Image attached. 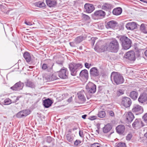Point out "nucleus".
<instances>
[{
  "label": "nucleus",
  "mask_w": 147,
  "mask_h": 147,
  "mask_svg": "<svg viewBox=\"0 0 147 147\" xmlns=\"http://www.w3.org/2000/svg\"><path fill=\"white\" fill-rule=\"evenodd\" d=\"M122 42V45L123 48L125 50L129 49L131 47V42L130 40L125 36H122L120 38Z\"/></svg>",
  "instance_id": "obj_4"
},
{
  "label": "nucleus",
  "mask_w": 147,
  "mask_h": 147,
  "mask_svg": "<svg viewBox=\"0 0 147 147\" xmlns=\"http://www.w3.org/2000/svg\"><path fill=\"white\" fill-rule=\"evenodd\" d=\"M20 97V96H11L10 99L11 102L13 103L16 102L18 100H19Z\"/></svg>",
  "instance_id": "obj_34"
},
{
  "label": "nucleus",
  "mask_w": 147,
  "mask_h": 147,
  "mask_svg": "<svg viewBox=\"0 0 147 147\" xmlns=\"http://www.w3.org/2000/svg\"><path fill=\"white\" fill-rule=\"evenodd\" d=\"M81 142V141L80 140H76L74 142V145L75 146H77L80 145Z\"/></svg>",
  "instance_id": "obj_42"
},
{
  "label": "nucleus",
  "mask_w": 147,
  "mask_h": 147,
  "mask_svg": "<svg viewBox=\"0 0 147 147\" xmlns=\"http://www.w3.org/2000/svg\"><path fill=\"white\" fill-rule=\"evenodd\" d=\"M112 128L111 125L110 124H108L103 128V132L104 133H107L109 132Z\"/></svg>",
  "instance_id": "obj_25"
},
{
  "label": "nucleus",
  "mask_w": 147,
  "mask_h": 147,
  "mask_svg": "<svg viewBox=\"0 0 147 147\" xmlns=\"http://www.w3.org/2000/svg\"><path fill=\"white\" fill-rule=\"evenodd\" d=\"M26 86L32 88H34L35 87V85L31 81L28 80L27 81Z\"/></svg>",
  "instance_id": "obj_37"
},
{
  "label": "nucleus",
  "mask_w": 147,
  "mask_h": 147,
  "mask_svg": "<svg viewBox=\"0 0 147 147\" xmlns=\"http://www.w3.org/2000/svg\"><path fill=\"white\" fill-rule=\"evenodd\" d=\"M52 140V138L50 136H49L47 138V142L49 143H50Z\"/></svg>",
  "instance_id": "obj_50"
},
{
  "label": "nucleus",
  "mask_w": 147,
  "mask_h": 147,
  "mask_svg": "<svg viewBox=\"0 0 147 147\" xmlns=\"http://www.w3.org/2000/svg\"><path fill=\"white\" fill-rule=\"evenodd\" d=\"M66 138L67 140L69 142H72L74 139V137L69 134L66 135Z\"/></svg>",
  "instance_id": "obj_36"
},
{
  "label": "nucleus",
  "mask_w": 147,
  "mask_h": 147,
  "mask_svg": "<svg viewBox=\"0 0 147 147\" xmlns=\"http://www.w3.org/2000/svg\"><path fill=\"white\" fill-rule=\"evenodd\" d=\"M94 9L95 8L92 4L86 3L84 5V11L87 13H91Z\"/></svg>",
  "instance_id": "obj_11"
},
{
  "label": "nucleus",
  "mask_w": 147,
  "mask_h": 147,
  "mask_svg": "<svg viewBox=\"0 0 147 147\" xmlns=\"http://www.w3.org/2000/svg\"><path fill=\"white\" fill-rule=\"evenodd\" d=\"M29 114V113L27 110H23L18 112L16 116L18 118H20L24 117H26Z\"/></svg>",
  "instance_id": "obj_21"
},
{
  "label": "nucleus",
  "mask_w": 147,
  "mask_h": 147,
  "mask_svg": "<svg viewBox=\"0 0 147 147\" xmlns=\"http://www.w3.org/2000/svg\"><path fill=\"white\" fill-rule=\"evenodd\" d=\"M80 75L81 77L87 79L88 78V71L85 69L81 71L80 73Z\"/></svg>",
  "instance_id": "obj_26"
},
{
  "label": "nucleus",
  "mask_w": 147,
  "mask_h": 147,
  "mask_svg": "<svg viewBox=\"0 0 147 147\" xmlns=\"http://www.w3.org/2000/svg\"><path fill=\"white\" fill-rule=\"evenodd\" d=\"M87 115H82V117L83 119H85L86 118V117L87 116Z\"/></svg>",
  "instance_id": "obj_56"
},
{
  "label": "nucleus",
  "mask_w": 147,
  "mask_h": 147,
  "mask_svg": "<svg viewBox=\"0 0 147 147\" xmlns=\"http://www.w3.org/2000/svg\"><path fill=\"white\" fill-rule=\"evenodd\" d=\"M97 117L96 116H92L89 117V119L91 120H93L96 119Z\"/></svg>",
  "instance_id": "obj_51"
},
{
  "label": "nucleus",
  "mask_w": 147,
  "mask_h": 147,
  "mask_svg": "<svg viewBox=\"0 0 147 147\" xmlns=\"http://www.w3.org/2000/svg\"><path fill=\"white\" fill-rule=\"evenodd\" d=\"M125 127L124 125H120L116 128L117 132L119 134H122L125 131Z\"/></svg>",
  "instance_id": "obj_24"
},
{
  "label": "nucleus",
  "mask_w": 147,
  "mask_h": 147,
  "mask_svg": "<svg viewBox=\"0 0 147 147\" xmlns=\"http://www.w3.org/2000/svg\"><path fill=\"white\" fill-rule=\"evenodd\" d=\"M108 50L112 52L117 53L119 49L118 42L116 40L111 41L108 45Z\"/></svg>",
  "instance_id": "obj_2"
},
{
  "label": "nucleus",
  "mask_w": 147,
  "mask_h": 147,
  "mask_svg": "<svg viewBox=\"0 0 147 147\" xmlns=\"http://www.w3.org/2000/svg\"><path fill=\"white\" fill-rule=\"evenodd\" d=\"M144 126L140 119H136L132 124V127L135 129H138Z\"/></svg>",
  "instance_id": "obj_9"
},
{
  "label": "nucleus",
  "mask_w": 147,
  "mask_h": 147,
  "mask_svg": "<svg viewBox=\"0 0 147 147\" xmlns=\"http://www.w3.org/2000/svg\"><path fill=\"white\" fill-rule=\"evenodd\" d=\"M131 104V99L129 97H123L121 99V104L125 108L129 107Z\"/></svg>",
  "instance_id": "obj_6"
},
{
  "label": "nucleus",
  "mask_w": 147,
  "mask_h": 147,
  "mask_svg": "<svg viewBox=\"0 0 147 147\" xmlns=\"http://www.w3.org/2000/svg\"><path fill=\"white\" fill-rule=\"evenodd\" d=\"M53 63L51 61H50V62L48 64H47V67L48 69H52L53 66Z\"/></svg>",
  "instance_id": "obj_40"
},
{
  "label": "nucleus",
  "mask_w": 147,
  "mask_h": 147,
  "mask_svg": "<svg viewBox=\"0 0 147 147\" xmlns=\"http://www.w3.org/2000/svg\"><path fill=\"white\" fill-rule=\"evenodd\" d=\"M117 25V23L115 21H111L108 22L106 26L107 28H114Z\"/></svg>",
  "instance_id": "obj_17"
},
{
  "label": "nucleus",
  "mask_w": 147,
  "mask_h": 147,
  "mask_svg": "<svg viewBox=\"0 0 147 147\" xmlns=\"http://www.w3.org/2000/svg\"><path fill=\"white\" fill-rule=\"evenodd\" d=\"M147 100V94L146 93H143L141 94L139 96L138 100L140 102L143 103Z\"/></svg>",
  "instance_id": "obj_16"
},
{
  "label": "nucleus",
  "mask_w": 147,
  "mask_h": 147,
  "mask_svg": "<svg viewBox=\"0 0 147 147\" xmlns=\"http://www.w3.org/2000/svg\"><path fill=\"white\" fill-rule=\"evenodd\" d=\"M90 74L92 76H99V73L96 67H93L90 69Z\"/></svg>",
  "instance_id": "obj_19"
},
{
  "label": "nucleus",
  "mask_w": 147,
  "mask_h": 147,
  "mask_svg": "<svg viewBox=\"0 0 147 147\" xmlns=\"http://www.w3.org/2000/svg\"><path fill=\"white\" fill-rule=\"evenodd\" d=\"M35 6L40 8L43 7L45 6V3L41 1H39L34 3Z\"/></svg>",
  "instance_id": "obj_32"
},
{
  "label": "nucleus",
  "mask_w": 147,
  "mask_h": 147,
  "mask_svg": "<svg viewBox=\"0 0 147 147\" xmlns=\"http://www.w3.org/2000/svg\"><path fill=\"white\" fill-rule=\"evenodd\" d=\"M72 100V97L71 96L67 100L69 102H71Z\"/></svg>",
  "instance_id": "obj_55"
},
{
  "label": "nucleus",
  "mask_w": 147,
  "mask_h": 147,
  "mask_svg": "<svg viewBox=\"0 0 147 147\" xmlns=\"http://www.w3.org/2000/svg\"><path fill=\"white\" fill-rule=\"evenodd\" d=\"M84 92L82 91L78 92L77 94L79 99L81 102H84L86 101V98L84 95Z\"/></svg>",
  "instance_id": "obj_20"
},
{
  "label": "nucleus",
  "mask_w": 147,
  "mask_h": 147,
  "mask_svg": "<svg viewBox=\"0 0 147 147\" xmlns=\"http://www.w3.org/2000/svg\"><path fill=\"white\" fill-rule=\"evenodd\" d=\"M113 8L112 5L109 3H104L102 7V9L105 10H109Z\"/></svg>",
  "instance_id": "obj_27"
},
{
  "label": "nucleus",
  "mask_w": 147,
  "mask_h": 147,
  "mask_svg": "<svg viewBox=\"0 0 147 147\" xmlns=\"http://www.w3.org/2000/svg\"><path fill=\"white\" fill-rule=\"evenodd\" d=\"M84 65L86 68L88 69H89L91 65L90 63H89L86 62L85 63Z\"/></svg>",
  "instance_id": "obj_46"
},
{
  "label": "nucleus",
  "mask_w": 147,
  "mask_h": 147,
  "mask_svg": "<svg viewBox=\"0 0 147 147\" xmlns=\"http://www.w3.org/2000/svg\"><path fill=\"white\" fill-rule=\"evenodd\" d=\"M47 5L50 7H54L57 5V2L55 0H46Z\"/></svg>",
  "instance_id": "obj_23"
},
{
  "label": "nucleus",
  "mask_w": 147,
  "mask_h": 147,
  "mask_svg": "<svg viewBox=\"0 0 147 147\" xmlns=\"http://www.w3.org/2000/svg\"><path fill=\"white\" fill-rule=\"evenodd\" d=\"M87 91L90 93H94L96 90V85L91 82H89L86 87Z\"/></svg>",
  "instance_id": "obj_5"
},
{
  "label": "nucleus",
  "mask_w": 147,
  "mask_h": 147,
  "mask_svg": "<svg viewBox=\"0 0 147 147\" xmlns=\"http://www.w3.org/2000/svg\"><path fill=\"white\" fill-rule=\"evenodd\" d=\"M143 118L145 123H147V113L144 114L143 117Z\"/></svg>",
  "instance_id": "obj_47"
},
{
  "label": "nucleus",
  "mask_w": 147,
  "mask_h": 147,
  "mask_svg": "<svg viewBox=\"0 0 147 147\" xmlns=\"http://www.w3.org/2000/svg\"><path fill=\"white\" fill-rule=\"evenodd\" d=\"M124 57L130 61H134L136 59L135 53L133 51L127 52L125 54Z\"/></svg>",
  "instance_id": "obj_10"
},
{
  "label": "nucleus",
  "mask_w": 147,
  "mask_h": 147,
  "mask_svg": "<svg viewBox=\"0 0 147 147\" xmlns=\"http://www.w3.org/2000/svg\"><path fill=\"white\" fill-rule=\"evenodd\" d=\"M107 112L109 115L112 117H113L114 115V114L113 111H108Z\"/></svg>",
  "instance_id": "obj_45"
},
{
  "label": "nucleus",
  "mask_w": 147,
  "mask_h": 147,
  "mask_svg": "<svg viewBox=\"0 0 147 147\" xmlns=\"http://www.w3.org/2000/svg\"><path fill=\"white\" fill-rule=\"evenodd\" d=\"M82 64L80 63H70L69 65V68L71 72V75L73 76H76L78 70L82 68Z\"/></svg>",
  "instance_id": "obj_3"
},
{
  "label": "nucleus",
  "mask_w": 147,
  "mask_h": 147,
  "mask_svg": "<svg viewBox=\"0 0 147 147\" xmlns=\"http://www.w3.org/2000/svg\"><path fill=\"white\" fill-rule=\"evenodd\" d=\"M68 71L67 68L63 67L59 72V76L61 78L66 79L68 77Z\"/></svg>",
  "instance_id": "obj_8"
},
{
  "label": "nucleus",
  "mask_w": 147,
  "mask_h": 147,
  "mask_svg": "<svg viewBox=\"0 0 147 147\" xmlns=\"http://www.w3.org/2000/svg\"><path fill=\"white\" fill-rule=\"evenodd\" d=\"M138 93L137 91H131L130 93L129 96L134 100H136L138 97Z\"/></svg>",
  "instance_id": "obj_28"
},
{
  "label": "nucleus",
  "mask_w": 147,
  "mask_h": 147,
  "mask_svg": "<svg viewBox=\"0 0 147 147\" xmlns=\"http://www.w3.org/2000/svg\"><path fill=\"white\" fill-rule=\"evenodd\" d=\"M98 116L100 118H103L106 115L105 112L103 111H101L98 112Z\"/></svg>",
  "instance_id": "obj_38"
},
{
  "label": "nucleus",
  "mask_w": 147,
  "mask_h": 147,
  "mask_svg": "<svg viewBox=\"0 0 147 147\" xmlns=\"http://www.w3.org/2000/svg\"><path fill=\"white\" fill-rule=\"evenodd\" d=\"M132 135L131 134H128L126 137V139L127 140H129L131 138Z\"/></svg>",
  "instance_id": "obj_48"
},
{
  "label": "nucleus",
  "mask_w": 147,
  "mask_h": 147,
  "mask_svg": "<svg viewBox=\"0 0 147 147\" xmlns=\"http://www.w3.org/2000/svg\"><path fill=\"white\" fill-rule=\"evenodd\" d=\"M140 30L143 32L147 33V25L142 24L140 27Z\"/></svg>",
  "instance_id": "obj_31"
},
{
  "label": "nucleus",
  "mask_w": 147,
  "mask_h": 147,
  "mask_svg": "<svg viewBox=\"0 0 147 147\" xmlns=\"http://www.w3.org/2000/svg\"><path fill=\"white\" fill-rule=\"evenodd\" d=\"M69 44L71 46H73V42H70Z\"/></svg>",
  "instance_id": "obj_60"
},
{
  "label": "nucleus",
  "mask_w": 147,
  "mask_h": 147,
  "mask_svg": "<svg viewBox=\"0 0 147 147\" xmlns=\"http://www.w3.org/2000/svg\"><path fill=\"white\" fill-rule=\"evenodd\" d=\"M42 68L43 69H48L47 67V65L46 64H44L42 66Z\"/></svg>",
  "instance_id": "obj_52"
},
{
  "label": "nucleus",
  "mask_w": 147,
  "mask_h": 147,
  "mask_svg": "<svg viewBox=\"0 0 147 147\" xmlns=\"http://www.w3.org/2000/svg\"><path fill=\"white\" fill-rule=\"evenodd\" d=\"M83 39V37L80 36L75 38L74 41L76 44H78L81 42Z\"/></svg>",
  "instance_id": "obj_33"
},
{
  "label": "nucleus",
  "mask_w": 147,
  "mask_h": 147,
  "mask_svg": "<svg viewBox=\"0 0 147 147\" xmlns=\"http://www.w3.org/2000/svg\"><path fill=\"white\" fill-rule=\"evenodd\" d=\"M25 23L27 25L29 26H31L32 25V24L30 22L26 21H25Z\"/></svg>",
  "instance_id": "obj_53"
},
{
  "label": "nucleus",
  "mask_w": 147,
  "mask_h": 147,
  "mask_svg": "<svg viewBox=\"0 0 147 147\" xmlns=\"http://www.w3.org/2000/svg\"><path fill=\"white\" fill-rule=\"evenodd\" d=\"M142 107L139 105H134L132 108V111L135 113L136 115H139L143 112Z\"/></svg>",
  "instance_id": "obj_12"
},
{
  "label": "nucleus",
  "mask_w": 147,
  "mask_h": 147,
  "mask_svg": "<svg viewBox=\"0 0 147 147\" xmlns=\"http://www.w3.org/2000/svg\"><path fill=\"white\" fill-rule=\"evenodd\" d=\"M23 86V83L19 82L16 83L13 86L11 87L10 89L14 91H18L22 89Z\"/></svg>",
  "instance_id": "obj_14"
},
{
  "label": "nucleus",
  "mask_w": 147,
  "mask_h": 147,
  "mask_svg": "<svg viewBox=\"0 0 147 147\" xmlns=\"http://www.w3.org/2000/svg\"><path fill=\"white\" fill-rule=\"evenodd\" d=\"M124 93V90L123 89H119L116 92V95L117 96H119L123 95Z\"/></svg>",
  "instance_id": "obj_35"
},
{
  "label": "nucleus",
  "mask_w": 147,
  "mask_h": 147,
  "mask_svg": "<svg viewBox=\"0 0 147 147\" xmlns=\"http://www.w3.org/2000/svg\"><path fill=\"white\" fill-rule=\"evenodd\" d=\"M23 57L27 62L30 61L31 57L30 54L28 52H26L24 53L23 55Z\"/></svg>",
  "instance_id": "obj_30"
},
{
  "label": "nucleus",
  "mask_w": 147,
  "mask_h": 147,
  "mask_svg": "<svg viewBox=\"0 0 147 147\" xmlns=\"http://www.w3.org/2000/svg\"><path fill=\"white\" fill-rule=\"evenodd\" d=\"M139 0L141 1H142L144 3H147V1H144V0Z\"/></svg>",
  "instance_id": "obj_57"
},
{
  "label": "nucleus",
  "mask_w": 147,
  "mask_h": 147,
  "mask_svg": "<svg viewBox=\"0 0 147 147\" xmlns=\"http://www.w3.org/2000/svg\"><path fill=\"white\" fill-rule=\"evenodd\" d=\"M146 101V103H147V101Z\"/></svg>",
  "instance_id": "obj_64"
},
{
  "label": "nucleus",
  "mask_w": 147,
  "mask_h": 147,
  "mask_svg": "<svg viewBox=\"0 0 147 147\" xmlns=\"http://www.w3.org/2000/svg\"><path fill=\"white\" fill-rule=\"evenodd\" d=\"M111 80L115 85L122 84L124 82L123 76L118 72H113L111 74Z\"/></svg>",
  "instance_id": "obj_1"
},
{
  "label": "nucleus",
  "mask_w": 147,
  "mask_h": 147,
  "mask_svg": "<svg viewBox=\"0 0 147 147\" xmlns=\"http://www.w3.org/2000/svg\"><path fill=\"white\" fill-rule=\"evenodd\" d=\"M144 136H145V137H146L147 138V132L146 133L144 134Z\"/></svg>",
  "instance_id": "obj_61"
},
{
  "label": "nucleus",
  "mask_w": 147,
  "mask_h": 147,
  "mask_svg": "<svg viewBox=\"0 0 147 147\" xmlns=\"http://www.w3.org/2000/svg\"><path fill=\"white\" fill-rule=\"evenodd\" d=\"M4 102L5 105H9L11 103V99L9 98L6 99L4 100Z\"/></svg>",
  "instance_id": "obj_41"
},
{
  "label": "nucleus",
  "mask_w": 147,
  "mask_h": 147,
  "mask_svg": "<svg viewBox=\"0 0 147 147\" xmlns=\"http://www.w3.org/2000/svg\"><path fill=\"white\" fill-rule=\"evenodd\" d=\"M53 103L52 100L49 98H48L43 101V105L45 107L48 108Z\"/></svg>",
  "instance_id": "obj_22"
},
{
  "label": "nucleus",
  "mask_w": 147,
  "mask_h": 147,
  "mask_svg": "<svg viewBox=\"0 0 147 147\" xmlns=\"http://www.w3.org/2000/svg\"><path fill=\"white\" fill-rule=\"evenodd\" d=\"M122 12V9L120 7H118L114 9L113 11V14L115 15H119Z\"/></svg>",
  "instance_id": "obj_29"
},
{
  "label": "nucleus",
  "mask_w": 147,
  "mask_h": 147,
  "mask_svg": "<svg viewBox=\"0 0 147 147\" xmlns=\"http://www.w3.org/2000/svg\"><path fill=\"white\" fill-rule=\"evenodd\" d=\"M126 121L129 122H131L134 118V116L131 112H127L123 115Z\"/></svg>",
  "instance_id": "obj_13"
},
{
  "label": "nucleus",
  "mask_w": 147,
  "mask_h": 147,
  "mask_svg": "<svg viewBox=\"0 0 147 147\" xmlns=\"http://www.w3.org/2000/svg\"><path fill=\"white\" fill-rule=\"evenodd\" d=\"M43 147H47V146H43Z\"/></svg>",
  "instance_id": "obj_63"
},
{
  "label": "nucleus",
  "mask_w": 147,
  "mask_h": 147,
  "mask_svg": "<svg viewBox=\"0 0 147 147\" xmlns=\"http://www.w3.org/2000/svg\"><path fill=\"white\" fill-rule=\"evenodd\" d=\"M115 146V147H126L125 144L123 142L116 143Z\"/></svg>",
  "instance_id": "obj_39"
},
{
  "label": "nucleus",
  "mask_w": 147,
  "mask_h": 147,
  "mask_svg": "<svg viewBox=\"0 0 147 147\" xmlns=\"http://www.w3.org/2000/svg\"><path fill=\"white\" fill-rule=\"evenodd\" d=\"M94 49L97 52H103L107 49L108 50V45L107 46L106 45H105L99 47L97 44H96Z\"/></svg>",
  "instance_id": "obj_15"
},
{
  "label": "nucleus",
  "mask_w": 147,
  "mask_h": 147,
  "mask_svg": "<svg viewBox=\"0 0 147 147\" xmlns=\"http://www.w3.org/2000/svg\"><path fill=\"white\" fill-rule=\"evenodd\" d=\"M78 129V128L77 127H75L73 129L74 131L75 130H76Z\"/></svg>",
  "instance_id": "obj_59"
},
{
  "label": "nucleus",
  "mask_w": 147,
  "mask_h": 147,
  "mask_svg": "<svg viewBox=\"0 0 147 147\" xmlns=\"http://www.w3.org/2000/svg\"><path fill=\"white\" fill-rule=\"evenodd\" d=\"M96 131L97 132H98H98H98V130H96Z\"/></svg>",
  "instance_id": "obj_62"
},
{
  "label": "nucleus",
  "mask_w": 147,
  "mask_h": 147,
  "mask_svg": "<svg viewBox=\"0 0 147 147\" xmlns=\"http://www.w3.org/2000/svg\"><path fill=\"white\" fill-rule=\"evenodd\" d=\"M145 56L147 57V50L145 51Z\"/></svg>",
  "instance_id": "obj_58"
},
{
  "label": "nucleus",
  "mask_w": 147,
  "mask_h": 147,
  "mask_svg": "<svg viewBox=\"0 0 147 147\" xmlns=\"http://www.w3.org/2000/svg\"><path fill=\"white\" fill-rule=\"evenodd\" d=\"M125 27L127 29L133 30L136 29L137 28V26L135 22H132L126 24Z\"/></svg>",
  "instance_id": "obj_18"
},
{
  "label": "nucleus",
  "mask_w": 147,
  "mask_h": 147,
  "mask_svg": "<svg viewBox=\"0 0 147 147\" xmlns=\"http://www.w3.org/2000/svg\"><path fill=\"white\" fill-rule=\"evenodd\" d=\"M79 134L80 136L82 138V137H83L84 135H83V132L82 131H80L79 132Z\"/></svg>",
  "instance_id": "obj_54"
},
{
  "label": "nucleus",
  "mask_w": 147,
  "mask_h": 147,
  "mask_svg": "<svg viewBox=\"0 0 147 147\" xmlns=\"http://www.w3.org/2000/svg\"><path fill=\"white\" fill-rule=\"evenodd\" d=\"M63 61H56V63L59 65L61 67H62L63 66Z\"/></svg>",
  "instance_id": "obj_49"
},
{
  "label": "nucleus",
  "mask_w": 147,
  "mask_h": 147,
  "mask_svg": "<svg viewBox=\"0 0 147 147\" xmlns=\"http://www.w3.org/2000/svg\"><path fill=\"white\" fill-rule=\"evenodd\" d=\"M82 18L85 20H88L90 18V17L88 15L83 14L82 15Z\"/></svg>",
  "instance_id": "obj_43"
},
{
  "label": "nucleus",
  "mask_w": 147,
  "mask_h": 147,
  "mask_svg": "<svg viewBox=\"0 0 147 147\" xmlns=\"http://www.w3.org/2000/svg\"><path fill=\"white\" fill-rule=\"evenodd\" d=\"M106 15L105 12L102 10L95 11L92 16L93 17H95L98 19H101L105 17Z\"/></svg>",
  "instance_id": "obj_7"
},
{
  "label": "nucleus",
  "mask_w": 147,
  "mask_h": 147,
  "mask_svg": "<svg viewBox=\"0 0 147 147\" xmlns=\"http://www.w3.org/2000/svg\"><path fill=\"white\" fill-rule=\"evenodd\" d=\"M100 144L98 143H95L91 145V147H100Z\"/></svg>",
  "instance_id": "obj_44"
}]
</instances>
